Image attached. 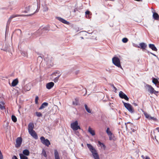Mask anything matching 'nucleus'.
Returning <instances> with one entry per match:
<instances>
[{"instance_id": "48", "label": "nucleus", "mask_w": 159, "mask_h": 159, "mask_svg": "<svg viewBox=\"0 0 159 159\" xmlns=\"http://www.w3.org/2000/svg\"><path fill=\"white\" fill-rule=\"evenodd\" d=\"M151 54H152V55H153V56H156V55L154 54L153 53H150Z\"/></svg>"}, {"instance_id": "23", "label": "nucleus", "mask_w": 159, "mask_h": 159, "mask_svg": "<svg viewBox=\"0 0 159 159\" xmlns=\"http://www.w3.org/2000/svg\"><path fill=\"white\" fill-rule=\"evenodd\" d=\"M152 82L155 84H157L159 83L158 80L157 79L154 78H152Z\"/></svg>"}, {"instance_id": "40", "label": "nucleus", "mask_w": 159, "mask_h": 159, "mask_svg": "<svg viewBox=\"0 0 159 159\" xmlns=\"http://www.w3.org/2000/svg\"><path fill=\"white\" fill-rule=\"evenodd\" d=\"M48 7H46L44 8V11H48Z\"/></svg>"}, {"instance_id": "37", "label": "nucleus", "mask_w": 159, "mask_h": 159, "mask_svg": "<svg viewBox=\"0 0 159 159\" xmlns=\"http://www.w3.org/2000/svg\"><path fill=\"white\" fill-rule=\"evenodd\" d=\"M132 124V123H131V122H127L126 123H125V127H126V128L127 129H128V127H127V124Z\"/></svg>"}, {"instance_id": "30", "label": "nucleus", "mask_w": 159, "mask_h": 159, "mask_svg": "<svg viewBox=\"0 0 159 159\" xmlns=\"http://www.w3.org/2000/svg\"><path fill=\"white\" fill-rule=\"evenodd\" d=\"M42 154L45 157H47V154H46V152L45 151L44 149H43V150Z\"/></svg>"}, {"instance_id": "24", "label": "nucleus", "mask_w": 159, "mask_h": 159, "mask_svg": "<svg viewBox=\"0 0 159 159\" xmlns=\"http://www.w3.org/2000/svg\"><path fill=\"white\" fill-rule=\"evenodd\" d=\"M84 107L88 113H91V110H90L89 108L88 107L87 105L86 104L84 105Z\"/></svg>"}, {"instance_id": "26", "label": "nucleus", "mask_w": 159, "mask_h": 159, "mask_svg": "<svg viewBox=\"0 0 159 159\" xmlns=\"http://www.w3.org/2000/svg\"><path fill=\"white\" fill-rule=\"evenodd\" d=\"M59 74H60V73H59L58 74V75H57V76L53 80V81L55 82L56 83L57 81L58 78H59L60 76V75Z\"/></svg>"}, {"instance_id": "21", "label": "nucleus", "mask_w": 159, "mask_h": 159, "mask_svg": "<svg viewBox=\"0 0 159 159\" xmlns=\"http://www.w3.org/2000/svg\"><path fill=\"white\" fill-rule=\"evenodd\" d=\"M23 154L25 156H29L30 154V152L27 149H25L23 151Z\"/></svg>"}, {"instance_id": "27", "label": "nucleus", "mask_w": 159, "mask_h": 159, "mask_svg": "<svg viewBox=\"0 0 159 159\" xmlns=\"http://www.w3.org/2000/svg\"><path fill=\"white\" fill-rule=\"evenodd\" d=\"M98 144L101 146V148L103 147L104 149L105 148L106 146L103 143H101L100 141H98Z\"/></svg>"}, {"instance_id": "17", "label": "nucleus", "mask_w": 159, "mask_h": 159, "mask_svg": "<svg viewBox=\"0 0 159 159\" xmlns=\"http://www.w3.org/2000/svg\"><path fill=\"white\" fill-rule=\"evenodd\" d=\"M18 83V79H16L14 80L11 83V86L13 87H14L17 85Z\"/></svg>"}, {"instance_id": "32", "label": "nucleus", "mask_w": 159, "mask_h": 159, "mask_svg": "<svg viewBox=\"0 0 159 159\" xmlns=\"http://www.w3.org/2000/svg\"><path fill=\"white\" fill-rule=\"evenodd\" d=\"M128 40V39L126 38H123L122 39V42L124 43H127Z\"/></svg>"}, {"instance_id": "43", "label": "nucleus", "mask_w": 159, "mask_h": 159, "mask_svg": "<svg viewBox=\"0 0 159 159\" xmlns=\"http://www.w3.org/2000/svg\"><path fill=\"white\" fill-rule=\"evenodd\" d=\"M158 93V91H157L154 90V93H153L155 95H157V93Z\"/></svg>"}, {"instance_id": "20", "label": "nucleus", "mask_w": 159, "mask_h": 159, "mask_svg": "<svg viewBox=\"0 0 159 159\" xmlns=\"http://www.w3.org/2000/svg\"><path fill=\"white\" fill-rule=\"evenodd\" d=\"M153 17L154 19L156 20H159V16L156 12H154L153 15Z\"/></svg>"}, {"instance_id": "44", "label": "nucleus", "mask_w": 159, "mask_h": 159, "mask_svg": "<svg viewBox=\"0 0 159 159\" xmlns=\"http://www.w3.org/2000/svg\"><path fill=\"white\" fill-rule=\"evenodd\" d=\"M73 104L75 105V104L76 105H78V102H77L76 103H75V102H73Z\"/></svg>"}, {"instance_id": "12", "label": "nucleus", "mask_w": 159, "mask_h": 159, "mask_svg": "<svg viewBox=\"0 0 159 159\" xmlns=\"http://www.w3.org/2000/svg\"><path fill=\"white\" fill-rule=\"evenodd\" d=\"M34 127V125L33 123L31 122L28 125V132L34 130L33 129Z\"/></svg>"}, {"instance_id": "46", "label": "nucleus", "mask_w": 159, "mask_h": 159, "mask_svg": "<svg viewBox=\"0 0 159 159\" xmlns=\"http://www.w3.org/2000/svg\"><path fill=\"white\" fill-rule=\"evenodd\" d=\"M145 159H150L149 157L146 156V157Z\"/></svg>"}, {"instance_id": "13", "label": "nucleus", "mask_w": 159, "mask_h": 159, "mask_svg": "<svg viewBox=\"0 0 159 159\" xmlns=\"http://www.w3.org/2000/svg\"><path fill=\"white\" fill-rule=\"evenodd\" d=\"M54 85V83L53 82H50L46 84V87L47 89H49L52 88Z\"/></svg>"}, {"instance_id": "34", "label": "nucleus", "mask_w": 159, "mask_h": 159, "mask_svg": "<svg viewBox=\"0 0 159 159\" xmlns=\"http://www.w3.org/2000/svg\"><path fill=\"white\" fill-rule=\"evenodd\" d=\"M149 120H152L154 121H157V118L153 117H151V116H150V118Z\"/></svg>"}, {"instance_id": "4", "label": "nucleus", "mask_w": 159, "mask_h": 159, "mask_svg": "<svg viewBox=\"0 0 159 159\" xmlns=\"http://www.w3.org/2000/svg\"><path fill=\"white\" fill-rule=\"evenodd\" d=\"M123 103L125 107L128 110V111L133 113L134 112V110L132 106L129 103H126L123 101Z\"/></svg>"}, {"instance_id": "42", "label": "nucleus", "mask_w": 159, "mask_h": 159, "mask_svg": "<svg viewBox=\"0 0 159 159\" xmlns=\"http://www.w3.org/2000/svg\"><path fill=\"white\" fill-rule=\"evenodd\" d=\"M12 159H18L16 156H14L12 157Z\"/></svg>"}, {"instance_id": "31", "label": "nucleus", "mask_w": 159, "mask_h": 159, "mask_svg": "<svg viewBox=\"0 0 159 159\" xmlns=\"http://www.w3.org/2000/svg\"><path fill=\"white\" fill-rule=\"evenodd\" d=\"M36 114L38 117H41L42 116V114L40 112H36Z\"/></svg>"}, {"instance_id": "38", "label": "nucleus", "mask_w": 159, "mask_h": 159, "mask_svg": "<svg viewBox=\"0 0 159 159\" xmlns=\"http://www.w3.org/2000/svg\"><path fill=\"white\" fill-rule=\"evenodd\" d=\"M58 73L57 72H55L54 73H53L52 74V76L53 77H54V76H56V74H57Z\"/></svg>"}, {"instance_id": "49", "label": "nucleus", "mask_w": 159, "mask_h": 159, "mask_svg": "<svg viewBox=\"0 0 159 159\" xmlns=\"http://www.w3.org/2000/svg\"><path fill=\"white\" fill-rule=\"evenodd\" d=\"M133 132H134V129L133 130Z\"/></svg>"}, {"instance_id": "28", "label": "nucleus", "mask_w": 159, "mask_h": 159, "mask_svg": "<svg viewBox=\"0 0 159 159\" xmlns=\"http://www.w3.org/2000/svg\"><path fill=\"white\" fill-rule=\"evenodd\" d=\"M11 119L14 122H15L17 121V118L16 116L14 115H12Z\"/></svg>"}, {"instance_id": "3", "label": "nucleus", "mask_w": 159, "mask_h": 159, "mask_svg": "<svg viewBox=\"0 0 159 159\" xmlns=\"http://www.w3.org/2000/svg\"><path fill=\"white\" fill-rule=\"evenodd\" d=\"M70 127L74 131L77 130L78 129H80V127L78 125V123L77 120L71 123L70 124Z\"/></svg>"}, {"instance_id": "47", "label": "nucleus", "mask_w": 159, "mask_h": 159, "mask_svg": "<svg viewBox=\"0 0 159 159\" xmlns=\"http://www.w3.org/2000/svg\"><path fill=\"white\" fill-rule=\"evenodd\" d=\"M141 157L143 158V159H145V157L143 155H142Z\"/></svg>"}, {"instance_id": "5", "label": "nucleus", "mask_w": 159, "mask_h": 159, "mask_svg": "<svg viewBox=\"0 0 159 159\" xmlns=\"http://www.w3.org/2000/svg\"><path fill=\"white\" fill-rule=\"evenodd\" d=\"M41 142L45 146L48 147L51 144L49 141L47 139H45V138L42 136L40 138Z\"/></svg>"}, {"instance_id": "11", "label": "nucleus", "mask_w": 159, "mask_h": 159, "mask_svg": "<svg viewBox=\"0 0 159 159\" xmlns=\"http://www.w3.org/2000/svg\"><path fill=\"white\" fill-rule=\"evenodd\" d=\"M57 19L60 21L62 22V23L67 24V25H69L70 24V23L66 20H65L63 19L62 18H61L60 17H57Z\"/></svg>"}, {"instance_id": "16", "label": "nucleus", "mask_w": 159, "mask_h": 159, "mask_svg": "<svg viewBox=\"0 0 159 159\" xmlns=\"http://www.w3.org/2000/svg\"><path fill=\"white\" fill-rule=\"evenodd\" d=\"M54 157L55 159H60L58 152L56 149L54 150Z\"/></svg>"}, {"instance_id": "8", "label": "nucleus", "mask_w": 159, "mask_h": 159, "mask_svg": "<svg viewBox=\"0 0 159 159\" xmlns=\"http://www.w3.org/2000/svg\"><path fill=\"white\" fill-rule=\"evenodd\" d=\"M22 139L21 137H18L16 139V144L15 145L16 147L18 148L20 147L21 144Z\"/></svg>"}, {"instance_id": "36", "label": "nucleus", "mask_w": 159, "mask_h": 159, "mask_svg": "<svg viewBox=\"0 0 159 159\" xmlns=\"http://www.w3.org/2000/svg\"><path fill=\"white\" fill-rule=\"evenodd\" d=\"M39 100V97L38 96H36L35 98V102L36 104H38V101Z\"/></svg>"}, {"instance_id": "2", "label": "nucleus", "mask_w": 159, "mask_h": 159, "mask_svg": "<svg viewBox=\"0 0 159 159\" xmlns=\"http://www.w3.org/2000/svg\"><path fill=\"white\" fill-rule=\"evenodd\" d=\"M112 61L113 64L118 67L122 68L120 65V59L117 57H114L112 59Z\"/></svg>"}, {"instance_id": "50", "label": "nucleus", "mask_w": 159, "mask_h": 159, "mask_svg": "<svg viewBox=\"0 0 159 159\" xmlns=\"http://www.w3.org/2000/svg\"><path fill=\"white\" fill-rule=\"evenodd\" d=\"M114 88L115 89H116V87H114Z\"/></svg>"}, {"instance_id": "33", "label": "nucleus", "mask_w": 159, "mask_h": 159, "mask_svg": "<svg viewBox=\"0 0 159 159\" xmlns=\"http://www.w3.org/2000/svg\"><path fill=\"white\" fill-rule=\"evenodd\" d=\"M2 104H0V108L1 110H3L5 109V107L3 106L4 104V103L3 102H2Z\"/></svg>"}, {"instance_id": "29", "label": "nucleus", "mask_w": 159, "mask_h": 159, "mask_svg": "<svg viewBox=\"0 0 159 159\" xmlns=\"http://www.w3.org/2000/svg\"><path fill=\"white\" fill-rule=\"evenodd\" d=\"M143 114L145 116V117L149 120L150 118V117L151 116L150 115H149L146 112H144Z\"/></svg>"}, {"instance_id": "10", "label": "nucleus", "mask_w": 159, "mask_h": 159, "mask_svg": "<svg viewBox=\"0 0 159 159\" xmlns=\"http://www.w3.org/2000/svg\"><path fill=\"white\" fill-rule=\"evenodd\" d=\"M139 46H136V47L142 49L143 51L147 47V45L144 43H141L139 44Z\"/></svg>"}, {"instance_id": "25", "label": "nucleus", "mask_w": 159, "mask_h": 159, "mask_svg": "<svg viewBox=\"0 0 159 159\" xmlns=\"http://www.w3.org/2000/svg\"><path fill=\"white\" fill-rule=\"evenodd\" d=\"M106 133L108 135H112V133L110 130V129L108 127L107 128Z\"/></svg>"}, {"instance_id": "45", "label": "nucleus", "mask_w": 159, "mask_h": 159, "mask_svg": "<svg viewBox=\"0 0 159 159\" xmlns=\"http://www.w3.org/2000/svg\"><path fill=\"white\" fill-rule=\"evenodd\" d=\"M156 130L158 132H159V127H158L156 128Z\"/></svg>"}, {"instance_id": "22", "label": "nucleus", "mask_w": 159, "mask_h": 159, "mask_svg": "<svg viewBox=\"0 0 159 159\" xmlns=\"http://www.w3.org/2000/svg\"><path fill=\"white\" fill-rule=\"evenodd\" d=\"M19 156L20 159H28L27 157L25 156L22 153H20Z\"/></svg>"}, {"instance_id": "41", "label": "nucleus", "mask_w": 159, "mask_h": 159, "mask_svg": "<svg viewBox=\"0 0 159 159\" xmlns=\"http://www.w3.org/2000/svg\"><path fill=\"white\" fill-rule=\"evenodd\" d=\"M112 135H108V136L109 137V139L110 140H111L112 139Z\"/></svg>"}, {"instance_id": "9", "label": "nucleus", "mask_w": 159, "mask_h": 159, "mask_svg": "<svg viewBox=\"0 0 159 159\" xmlns=\"http://www.w3.org/2000/svg\"><path fill=\"white\" fill-rule=\"evenodd\" d=\"M29 133L34 139H38L37 134L34 130L29 131Z\"/></svg>"}, {"instance_id": "6", "label": "nucleus", "mask_w": 159, "mask_h": 159, "mask_svg": "<svg viewBox=\"0 0 159 159\" xmlns=\"http://www.w3.org/2000/svg\"><path fill=\"white\" fill-rule=\"evenodd\" d=\"M29 16L28 15H18V14H16V15H13L11 16L9 18L8 21H7V23L10 24L11 23V20L14 18H15L16 17L18 16Z\"/></svg>"}, {"instance_id": "39", "label": "nucleus", "mask_w": 159, "mask_h": 159, "mask_svg": "<svg viewBox=\"0 0 159 159\" xmlns=\"http://www.w3.org/2000/svg\"><path fill=\"white\" fill-rule=\"evenodd\" d=\"M86 15H89L90 14V12L89 11H87L85 12Z\"/></svg>"}, {"instance_id": "15", "label": "nucleus", "mask_w": 159, "mask_h": 159, "mask_svg": "<svg viewBox=\"0 0 159 159\" xmlns=\"http://www.w3.org/2000/svg\"><path fill=\"white\" fill-rule=\"evenodd\" d=\"M149 47L151 48L152 50L157 51V48L153 44H149Z\"/></svg>"}, {"instance_id": "35", "label": "nucleus", "mask_w": 159, "mask_h": 159, "mask_svg": "<svg viewBox=\"0 0 159 159\" xmlns=\"http://www.w3.org/2000/svg\"><path fill=\"white\" fill-rule=\"evenodd\" d=\"M29 86V85L28 84H27L25 87V89L27 91H29L30 89V87H29L28 88V89L26 88V87H28V86Z\"/></svg>"}, {"instance_id": "19", "label": "nucleus", "mask_w": 159, "mask_h": 159, "mask_svg": "<svg viewBox=\"0 0 159 159\" xmlns=\"http://www.w3.org/2000/svg\"><path fill=\"white\" fill-rule=\"evenodd\" d=\"M48 105V103L47 102H43L41 106L39 108V109L41 110L42 109L44 108H45V107L47 106Z\"/></svg>"}, {"instance_id": "1", "label": "nucleus", "mask_w": 159, "mask_h": 159, "mask_svg": "<svg viewBox=\"0 0 159 159\" xmlns=\"http://www.w3.org/2000/svg\"><path fill=\"white\" fill-rule=\"evenodd\" d=\"M87 146L91 152L94 159H100L97 151L90 144H87Z\"/></svg>"}, {"instance_id": "7", "label": "nucleus", "mask_w": 159, "mask_h": 159, "mask_svg": "<svg viewBox=\"0 0 159 159\" xmlns=\"http://www.w3.org/2000/svg\"><path fill=\"white\" fill-rule=\"evenodd\" d=\"M119 97L122 99H124L126 101H129V98L123 92L120 91L119 93Z\"/></svg>"}, {"instance_id": "18", "label": "nucleus", "mask_w": 159, "mask_h": 159, "mask_svg": "<svg viewBox=\"0 0 159 159\" xmlns=\"http://www.w3.org/2000/svg\"><path fill=\"white\" fill-rule=\"evenodd\" d=\"M88 131L92 136H94L95 135L94 130H93L90 127H89V128Z\"/></svg>"}, {"instance_id": "14", "label": "nucleus", "mask_w": 159, "mask_h": 159, "mask_svg": "<svg viewBox=\"0 0 159 159\" xmlns=\"http://www.w3.org/2000/svg\"><path fill=\"white\" fill-rule=\"evenodd\" d=\"M147 86L148 88V91L151 94L153 93L154 91V89L151 85L148 84L147 85Z\"/></svg>"}, {"instance_id": "51", "label": "nucleus", "mask_w": 159, "mask_h": 159, "mask_svg": "<svg viewBox=\"0 0 159 159\" xmlns=\"http://www.w3.org/2000/svg\"><path fill=\"white\" fill-rule=\"evenodd\" d=\"M19 30L20 31H21L20 30Z\"/></svg>"}]
</instances>
